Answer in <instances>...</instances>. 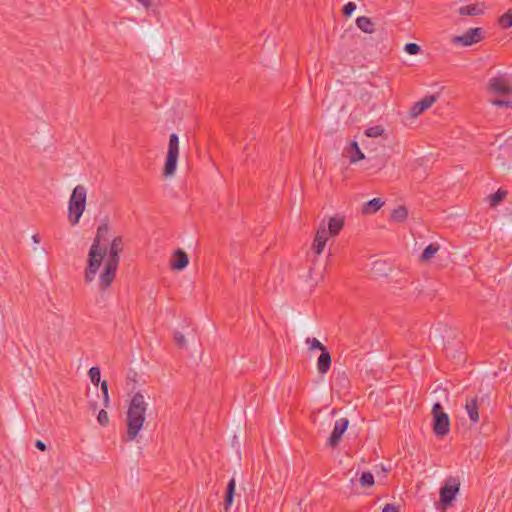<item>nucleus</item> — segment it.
Returning a JSON list of instances; mask_svg holds the SVG:
<instances>
[{"label": "nucleus", "instance_id": "obj_14", "mask_svg": "<svg viewBox=\"0 0 512 512\" xmlns=\"http://www.w3.org/2000/svg\"><path fill=\"white\" fill-rule=\"evenodd\" d=\"M345 155L349 158L351 163H356L365 158L364 153L360 150L356 141H351L345 148Z\"/></svg>", "mask_w": 512, "mask_h": 512}, {"label": "nucleus", "instance_id": "obj_33", "mask_svg": "<svg viewBox=\"0 0 512 512\" xmlns=\"http://www.w3.org/2000/svg\"><path fill=\"white\" fill-rule=\"evenodd\" d=\"M97 420H98L100 425L107 426L108 423H109L108 413L105 410H103V409L100 410V412L98 413Z\"/></svg>", "mask_w": 512, "mask_h": 512}, {"label": "nucleus", "instance_id": "obj_3", "mask_svg": "<svg viewBox=\"0 0 512 512\" xmlns=\"http://www.w3.org/2000/svg\"><path fill=\"white\" fill-rule=\"evenodd\" d=\"M122 250L123 239L121 236H117L112 240L109 246L108 259L105 263L103 272L99 276L100 290H106L114 281Z\"/></svg>", "mask_w": 512, "mask_h": 512}, {"label": "nucleus", "instance_id": "obj_12", "mask_svg": "<svg viewBox=\"0 0 512 512\" xmlns=\"http://www.w3.org/2000/svg\"><path fill=\"white\" fill-rule=\"evenodd\" d=\"M437 99H438V95H436V94L425 96L424 98H422L420 101L416 102L412 106V108L410 110L411 115L413 117H417L422 112H424L425 110L430 108L437 101Z\"/></svg>", "mask_w": 512, "mask_h": 512}, {"label": "nucleus", "instance_id": "obj_13", "mask_svg": "<svg viewBox=\"0 0 512 512\" xmlns=\"http://www.w3.org/2000/svg\"><path fill=\"white\" fill-rule=\"evenodd\" d=\"M188 263L189 257L187 253L182 249H177L172 256L171 269L181 271L187 267Z\"/></svg>", "mask_w": 512, "mask_h": 512}, {"label": "nucleus", "instance_id": "obj_18", "mask_svg": "<svg viewBox=\"0 0 512 512\" xmlns=\"http://www.w3.org/2000/svg\"><path fill=\"white\" fill-rule=\"evenodd\" d=\"M478 402L476 398L466 400L465 410L473 423L479 421Z\"/></svg>", "mask_w": 512, "mask_h": 512}, {"label": "nucleus", "instance_id": "obj_35", "mask_svg": "<svg viewBox=\"0 0 512 512\" xmlns=\"http://www.w3.org/2000/svg\"><path fill=\"white\" fill-rule=\"evenodd\" d=\"M174 340L176 342V344L179 346V347H184L186 345V340H185V337L182 333L180 332H175L174 334Z\"/></svg>", "mask_w": 512, "mask_h": 512}, {"label": "nucleus", "instance_id": "obj_28", "mask_svg": "<svg viewBox=\"0 0 512 512\" xmlns=\"http://www.w3.org/2000/svg\"><path fill=\"white\" fill-rule=\"evenodd\" d=\"M359 481L362 486L371 487L374 485V476L371 472H363Z\"/></svg>", "mask_w": 512, "mask_h": 512}, {"label": "nucleus", "instance_id": "obj_30", "mask_svg": "<svg viewBox=\"0 0 512 512\" xmlns=\"http://www.w3.org/2000/svg\"><path fill=\"white\" fill-rule=\"evenodd\" d=\"M355 10L356 4L354 2H348L347 4L344 5L342 13L345 17H350Z\"/></svg>", "mask_w": 512, "mask_h": 512}, {"label": "nucleus", "instance_id": "obj_26", "mask_svg": "<svg viewBox=\"0 0 512 512\" xmlns=\"http://www.w3.org/2000/svg\"><path fill=\"white\" fill-rule=\"evenodd\" d=\"M407 214V209L404 206H399L398 208L393 210L392 218L395 221L402 222L406 219Z\"/></svg>", "mask_w": 512, "mask_h": 512}, {"label": "nucleus", "instance_id": "obj_7", "mask_svg": "<svg viewBox=\"0 0 512 512\" xmlns=\"http://www.w3.org/2000/svg\"><path fill=\"white\" fill-rule=\"evenodd\" d=\"M460 489V482L457 478H448L440 489V502L447 506L455 499Z\"/></svg>", "mask_w": 512, "mask_h": 512}, {"label": "nucleus", "instance_id": "obj_34", "mask_svg": "<svg viewBox=\"0 0 512 512\" xmlns=\"http://www.w3.org/2000/svg\"><path fill=\"white\" fill-rule=\"evenodd\" d=\"M491 103L498 107H512V101L509 100L495 99Z\"/></svg>", "mask_w": 512, "mask_h": 512}, {"label": "nucleus", "instance_id": "obj_8", "mask_svg": "<svg viewBox=\"0 0 512 512\" xmlns=\"http://www.w3.org/2000/svg\"><path fill=\"white\" fill-rule=\"evenodd\" d=\"M483 33L484 31L482 28H470L464 34L453 37L452 43L464 47L471 46L480 42L484 38Z\"/></svg>", "mask_w": 512, "mask_h": 512}, {"label": "nucleus", "instance_id": "obj_1", "mask_svg": "<svg viewBox=\"0 0 512 512\" xmlns=\"http://www.w3.org/2000/svg\"><path fill=\"white\" fill-rule=\"evenodd\" d=\"M109 231L110 227L108 222L102 223L97 229L96 236L93 239L88 252L87 266L84 272V278L87 283H90L95 279V276L107 254L106 248L101 247V241L105 239L109 234Z\"/></svg>", "mask_w": 512, "mask_h": 512}, {"label": "nucleus", "instance_id": "obj_19", "mask_svg": "<svg viewBox=\"0 0 512 512\" xmlns=\"http://www.w3.org/2000/svg\"><path fill=\"white\" fill-rule=\"evenodd\" d=\"M357 27L368 34H372L375 32V24L372 22L371 18L366 16H360L356 19Z\"/></svg>", "mask_w": 512, "mask_h": 512}, {"label": "nucleus", "instance_id": "obj_37", "mask_svg": "<svg viewBox=\"0 0 512 512\" xmlns=\"http://www.w3.org/2000/svg\"><path fill=\"white\" fill-rule=\"evenodd\" d=\"M35 447L40 451H45L47 449L46 444L41 440H37L35 442Z\"/></svg>", "mask_w": 512, "mask_h": 512}, {"label": "nucleus", "instance_id": "obj_27", "mask_svg": "<svg viewBox=\"0 0 512 512\" xmlns=\"http://www.w3.org/2000/svg\"><path fill=\"white\" fill-rule=\"evenodd\" d=\"M88 375L90 377L91 382L94 385L98 386V384L100 383V377H101L100 368L97 366L91 367L88 371Z\"/></svg>", "mask_w": 512, "mask_h": 512}, {"label": "nucleus", "instance_id": "obj_29", "mask_svg": "<svg viewBox=\"0 0 512 512\" xmlns=\"http://www.w3.org/2000/svg\"><path fill=\"white\" fill-rule=\"evenodd\" d=\"M306 343L310 345L311 350L317 349L320 350L321 353L327 350V348L316 338H307Z\"/></svg>", "mask_w": 512, "mask_h": 512}, {"label": "nucleus", "instance_id": "obj_10", "mask_svg": "<svg viewBox=\"0 0 512 512\" xmlns=\"http://www.w3.org/2000/svg\"><path fill=\"white\" fill-rule=\"evenodd\" d=\"M349 426V420L347 418H340L336 421L333 431L328 438L327 445L336 447L341 441L342 435Z\"/></svg>", "mask_w": 512, "mask_h": 512}, {"label": "nucleus", "instance_id": "obj_39", "mask_svg": "<svg viewBox=\"0 0 512 512\" xmlns=\"http://www.w3.org/2000/svg\"><path fill=\"white\" fill-rule=\"evenodd\" d=\"M32 241H33L34 243L38 244V243L40 242V237H39V235H38V234H34V235L32 236Z\"/></svg>", "mask_w": 512, "mask_h": 512}, {"label": "nucleus", "instance_id": "obj_32", "mask_svg": "<svg viewBox=\"0 0 512 512\" xmlns=\"http://www.w3.org/2000/svg\"><path fill=\"white\" fill-rule=\"evenodd\" d=\"M101 391L103 393L104 406L108 407V405H109V393H108V383H107V381H103L101 383Z\"/></svg>", "mask_w": 512, "mask_h": 512}, {"label": "nucleus", "instance_id": "obj_23", "mask_svg": "<svg viewBox=\"0 0 512 512\" xmlns=\"http://www.w3.org/2000/svg\"><path fill=\"white\" fill-rule=\"evenodd\" d=\"M385 133V129L380 126H372L365 130L364 134L369 138L380 137Z\"/></svg>", "mask_w": 512, "mask_h": 512}, {"label": "nucleus", "instance_id": "obj_21", "mask_svg": "<svg viewBox=\"0 0 512 512\" xmlns=\"http://www.w3.org/2000/svg\"><path fill=\"white\" fill-rule=\"evenodd\" d=\"M384 202L380 198H374L366 202L363 206L362 213L363 214H372L378 211Z\"/></svg>", "mask_w": 512, "mask_h": 512}, {"label": "nucleus", "instance_id": "obj_25", "mask_svg": "<svg viewBox=\"0 0 512 512\" xmlns=\"http://www.w3.org/2000/svg\"><path fill=\"white\" fill-rule=\"evenodd\" d=\"M498 23L504 29L512 27V11L508 10L505 14H503L499 18Z\"/></svg>", "mask_w": 512, "mask_h": 512}, {"label": "nucleus", "instance_id": "obj_2", "mask_svg": "<svg viewBox=\"0 0 512 512\" xmlns=\"http://www.w3.org/2000/svg\"><path fill=\"white\" fill-rule=\"evenodd\" d=\"M147 406L144 395L141 392L135 393L127 410V432L124 441L130 442L136 439L145 422Z\"/></svg>", "mask_w": 512, "mask_h": 512}, {"label": "nucleus", "instance_id": "obj_11", "mask_svg": "<svg viewBox=\"0 0 512 512\" xmlns=\"http://www.w3.org/2000/svg\"><path fill=\"white\" fill-rule=\"evenodd\" d=\"M328 238L329 237L327 228L322 223L319 229L317 230L312 243V249L314 250L316 255H320L323 252Z\"/></svg>", "mask_w": 512, "mask_h": 512}, {"label": "nucleus", "instance_id": "obj_38", "mask_svg": "<svg viewBox=\"0 0 512 512\" xmlns=\"http://www.w3.org/2000/svg\"><path fill=\"white\" fill-rule=\"evenodd\" d=\"M136 1L139 2L146 9H149L151 6L150 0H136Z\"/></svg>", "mask_w": 512, "mask_h": 512}, {"label": "nucleus", "instance_id": "obj_17", "mask_svg": "<svg viewBox=\"0 0 512 512\" xmlns=\"http://www.w3.org/2000/svg\"><path fill=\"white\" fill-rule=\"evenodd\" d=\"M458 12L461 16H479V15L483 14L484 7H483V4H479V3L470 4V5L460 7Z\"/></svg>", "mask_w": 512, "mask_h": 512}, {"label": "nucleus", "instance_id": "obj_22", "mask_svg": "<svg viewBox=\"0 0 512 512\" xmlns=\"http://www.w3.org/2000/svg\"><path fill=\"white\" fill-rule=\"evenodd\" d=\"M440 246L437 243H431L429 244L422 252L420 256V260L422 262H427L430 259H432L435 254L439 251Z\"/></svg>", "mask_w": 512, "mask_h": 512}, {"label": "nucleus", "instance_id": "obj_4", "mask_svg": "<svg viewBox=\"0 0 512 512\" xmlns=\"http://www.w3.org/2000/svg\"><path fill=\"white\" fill-rule=\"evenodd\" d=\"M87 190L82 185H77L68 201V220L72 226L79 223L86 207Z\"/></svg>", "mask_w": 512, "mask_h": 512}, {"label": "nucleus", "instance_id": "obj_16", "mask_svg": "<svg viewBox=\"0 0 512 512\" xmlns=\"http://www.w3.org/2000/svg\"><path fill=\"white\" fill-rule=\"evenodd\" d=\"M331 355L328 350L322 352L317 359V370L320 374H326L331 367Z\"/></svg>", "mask_w": 512, "mask_h": 512}, {"label": "nucleus", "instance_id": "obj_6", "mask_svg": "<svg viewBox=\"0 0 512 512\" xmlns=\"http://www.w3.org/2000/svg\"><path fill=\"white\" fill-rule=\"evenodd\" d=\"M433 431L436 436L444 437L450 431V420L447 413L444 412L442 405L436 402L432 407Z\"/></svg>", "mask_w": 512, "mask_h": 512}, {"label": "nucleus", "instance_id": "obj_31", "mask_svg": "<svg viewBox=\"0 0 512 512\" xmlns=\"http://www.w3.org/2000/svg\"><path fill=\"white\" fill-rule=\"evenodd\" d=\"M404 50L410 55H415L420 52V46L416 43H407Z\"/></svg>", "mask_w": 512, "mask_h": 512}, {"label": "nucleus", "instance_id": "obj_24", "mask_svg": "<svg viewBox=\"0 0 512 512\" xmlns=\"http://www.w3.org/2000/svg\"><path fill=\"white\" fill-rule=\"evenodd\" d=\"M507 195V192L503 189H498L494 194L490 197V205L497 206L500 202H502Z\"/></svg>", "mask_w": 512, "mask_h": 512}, {"label": "nucleus", "instance_id": "obj_9", "mask_svg": "<svg viewBox=\"0 0 512 512\" xmlns=\"http://www.w3.org/2000/svg\"><path fill=\"white\" fill-rule=\"evenodd\" d=\"M490 90L498 95L512 94V85L510 81L504 76L493 77L489 80Z\"/></svg>", "mask_w": 512, "mask_h": 512}, {"label": "nucleus", "instance_id": "obj_5", "mask_svg": "<svg viewBox=\"0 0 512 512\" xmlns=\"http://www.w3.org/2000/svg\"><path fill=\"white\" fill-rule=\"evenodd\" d=\"M179 156V138L176 133H172L169 137L168 151L163 169V176L168 178L175 174L177 161Z\"/></svg>", "mask_w": 512, "mask_h": 512}, {"label": "nucleus", "instance_id": "obj_36", "mask_svg": "<svg viewBox=\"0 0 512 512\" xmlns=\"http://www.w3.org/2000/svg\"><path fill=\"white\" fill-rule=\"evenodd\" d=\"M382 512H399L398 508L393 504H386L382 509Z\"/></svg>", "mask_w": 512, "mask_h": 512}, {"label": "nucleus", "instance_id": "obj_20", "mask_svg": "<svg viewBox=\"0 0 512 512\" xmlns=\"http://www.w3.org/2000/svg\"><path fill=\"white\" fill-rule=\"evenodd\" d=\"M235 489H236V481L234 478L230 479V481L227 484L225 498H224V506L227 510L233 503L234 495H235Z\"/></svg>", "mask_w": 512, "mask_h": 512}, {"label": "nucleus", "instance_id": "obj_15", "mask_svg": "<svg viewBox=\"0 0 512 512\" xmlns=\"http://www.w3.org/2000/svg\"><path fill=\"white\" fill-rule=\"evenodd\" d=\"M344 226V217L342 216H335L331 217L328 221V237H335L339 234V232L342 230Z\"/></svg>", "mask_w": 512, "mask_h": 512}]
</instances>
